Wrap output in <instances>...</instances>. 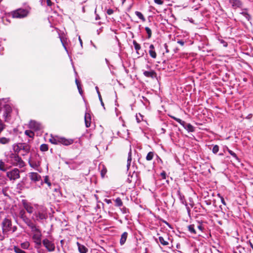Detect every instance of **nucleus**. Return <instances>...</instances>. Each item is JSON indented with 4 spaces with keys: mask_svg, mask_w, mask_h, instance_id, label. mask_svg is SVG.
I'll return each mask as SVG.
<instances>
[{
    "mask_svg": "<svg viewBox=\"0 0 253 253\" xmlns=\"http://www.w3.org/2000/svg\"><path fill=\"white\" fill-rule=\"evenodd\" d=\"M11 106L0 100V117H2L5 122H8L11 119Z\"/></svg>",
    "mask_w": 253,
    "mask_h": 253,
    "instance_id": "nucleus-1",
    "label": "nucleus"
},
{
    "mask_svg": "<svg viewBox=\"0 0 253 253\" xmlns=\"http://www.w3.org/2000/svg\"><path fill=\"white\" fill-rule=\"evenodd\" d=\"M1 228L3 234H5L10 231L14 232L17 230V227L16 226H12L11 220L7 218H5L2 220Z\"/></svg>",
    "mask_w": 253,
    "mask_h": 253,
    "instance_id": "nucleus-2",
    "label": "nucleus"
},
{
    "mask_svg": "<svg viewBox=\"0 0 253 253\" xmlns=\"http://www.w3.org/2000/svg\"><path fill=\"white\" fill-rule=\"evenodd\" d=\"M31 230L32 232H35L33 235L32 238L34 240V243H35V248L37 249H40L42 246L41 237L42 233L40 230L36 227H34V228H32Z\"/></svg>",
    "mask_w": 253,
    "mask_h": 253,
    "instance_id": "nucleus-3",
    "label": "nucleus"
},
{
    "mask_svg": "<svg viewBox=\"0 0 253 253\" xmlns=\"http://www.w3.org/2000/svg\"><path fill=\"white\" fill-rule=\"evenodd\" d=\"M28 11L23 8H18L10 12L12 18H23L26 17L28 14Z\"/></svg>",
    "mask_w": 253,
    "mask_h": 253,
    "instance_id": "nucleus-4",
    "label": "nucleus"
},
{
    "mask_svg": "<svg viewBox=\"0 0 253 253\" xmlns=\"http://www.w3.org/2000/svg\"><path fill=\"white\" fill-rule=\"evenodd\" d=\"M10 158L11 159L13 165L17 166L20 168H23L25 166V162L18 155L16 154H11Z\"/></svg>",
    "mask_w": 253,
    "mask_h": 253,
    "instance_id": "nucleus-5",
    "label": "nucleus"
},
{
    "mask_svg": "<svg viewBox=\"0 0 253 253\" xmlns=\"http://www.w3.org/2000/svg\"><path fill=\"white\" fill-rule=\"evenodd\" d=\"M6 176L10 180H15L20 178V171L17 168H14L12 170L7 171Z\"/></svg>",
    "mask_w": 253,
    "mask_h": 253,
    "instance_id": "nucleus-6",
    "label": "nucleus"
},
{
    "mask_svg": "<svg viewBox=\"0 0 253 253\" xmlns=\"http://www.w3.org/2000/svg\"><path fill=\"white\" fill-rule=\"evenodd\" d=\"M42 243L44 247L46 249L48 252H53L55 250V245L54 244L49 241L47 239H44L42 240Z\"/></svg>",
    "mask_w": 253,
    "mask_h": 253,
    "instance_id": "nucleus-7",
    "label": "nucleus"
},
{
    "mask_svg": "<svg viewBox=\"0 0 253 253\" xmlns=\"http://www.w3.org/2000/svg\"><path fill=\"white\" fill-rule=\"evenodd\" d=\"M29 127L35 131H38L42 128L41 124L35 120H31L29 123Z\"/></svg>",
    "mask_w": 253,
    "mask_h": 253,
    "instance_id": "nucleus-8",
    "label": "nucleus"
},
{
    "mask_svg": "<svg viewBox=\"0 0 253 253\" xmlns=\"http://www.w3.org/2000/svg\"><path fill=\"white\" fill-rule=\"evenodd\" d=\"M30 146L26 143H19L17 145V151L23 150L25 154H23L22 155L24 156L30 152Z\"/></svg>",
    "mask_w": 253,
    "mask_h": 253,
    "instance_id": "nucleus-9",
    "label": "nucleus"
},
{
    "mask_svg": "<svg viewBox=\"0 0 253 253\" xmlns=\"http://www.w3.org/2000/svg\"><path fill=\"white\" fill-rule=\"evenodd\" d=\"M34 215L36 216L35 219L33 218L35 221H41L47 218V214L42 211L35 212Z\"/></svg>",
    "mask_w": 253,
    "mask_h": 253,
    "instance_id": "nucleus-10",
    "label": "nucleus"
},
{
    "mask_svg": "<svg viewBox=\"0 0 253 253\" xmlns=\"http://www.w3.org/2000/svg\"><path fill=\"white\" fill-rule=\"evenodd\" d=\"M229 3L231 5L232 8L234 9L241 8L243 5L241 0H229Z\"/></svg>",
    "mask_w": 253,
    "mask_h": 253,
    "instance_id": "nucleus-11",
    "label": "nucleus"
},
{
    "mask_svg": "<svg viewBox=\"0 0 253 253\" xmlns=\"http://www.w3.org/2000/svg\"><path fill=\"white\" fill-rule=\"evenodd\" d=\"M30 179L35 182L40 181L41 179V176L37 172H30L29 173Z\"/></svg>",
    "mask_w": 253,
    "mask_h": 253,
    "instance_id": "nucleus-12",
    "label": "nucleus"
},
{
    "mask_svg": "<svg viewBox=\"0 0 253 253\" xmlns=\"http://www.w3.org/2000/svg\"><path fill=\"white\" fill-rule=\"evenodd\" d=\"M22 220L25 223V224L31 229L34 228L36 225L32 222L31 219L28 217L26 215L21 218Z\"/></svg>",
    "mask_w": 253,
    "mask_h": 253,
    "instance_id": "nucleus-13",
    "label": "nucleus"
},
{
    "mask_svg": "<svg viewBox=\"0 0 253 253\" xmlns=\"http://www.w3.org/2000/svg\"><path fill=\"white\" fill-rule=\"evenodd\" d=\"M73 142L74 140L72 139H66L64 137H60L59 138L60 144H63L65 146L71 145Z\"/></svg>",
    "mask_w": 253,
    "mask_h": 253,
    "instance_id": "nucleus-14",
    "label": "nucleus"
},
{
    "mask_svg": "<svg viewBox=\"0 0 253 253\" xmlns=\"http://www.w3.org/2000/svg\"><path fill=\"white\" fill-rule=\"evenodd\" d=\"M143 75L147 78H154L157 76V74L154 70H150L149 71H145L143 72Z\"/></svg>",
    "mask_w": 253,
    "mask_h": 253,
    "instance_id": "nucleus-15",
    "label": "nucleus"
},
{
    "mask_svg": "<svg viewBox=\"0 0 253 253\" xmlns=\"http://www.w3.org/2000/svg\"><path fill=\"white\" fill-rule=\"evenodd\" d=\"M170 239L168 237V236H165V237L160 236L159 237V240L160 243L163 246H168L169 243L168 241Z\"/></svg>",
    "mask_w": 253,
    "mask_h": 253,
    "instance_id": "nucleus-16",
    "label": "nucleus"
},
{
    "mask_svg": "<svg viewBox=\"0 0 253 253\" xmlns=\"http://www.w3.org/2000/svg\"><path fill=\"white\" fill-rule=\"evenodd\" d=\"M23 207L29 213L31 214L33 212L34 208L30 204L24 202L23 203Z\"/></svg>",
    "mask_w": 253,
    "mask_h": 253,
    "instance_id": "nucleus-17",
    "label": "nucleus"
},
{
    "mask_svg": "<svg viewBox=\"0 0 253 253\" xmlns=\"http://www.w3.org/2000/svg\"><path fill=\"white\" fill-rule=\"evenodd\" d=\"M149 53L150 56L153 58H156L157 57V53L154 49V46L151 44L149 46Z\"/></svg>",
    "mask_w": 253,
    "mask_h": 253,
    "instance_id": "nucleus-18",
    "label": "nucleus"
},
{
    "mask_svg": "<svg viewBox=\"0 0 253 253\" xmlns=\"http://www.w3.org/2000/svg\"><path fill=\"white\" fill-rule=\"evenodd\" d=\"M28 162L30 167L33 168H37L40 166V161L36 162L32 160L31 158L29 159Z\"/></svg>",
    "mask_w": 253,
    "mask_h": 253,
    "instance_id": "nucleus-19",
    "label": "nucleus"
},
{
    "mask_svg": "<svg viewBox=\"0 0 253 253\" xmlns=\"http://www.w3.org/2000/svg\"><path fill=\"white\" fill-rule=\"evenodd\" d=\"M77 244L80 253H86L87 252L88 249L84 245H81L79 242H77Z\"/></svg>",
    "mask_w": 253,
    "mask_h": 253,
    "instance_id": "nucleus-20",
    "label": "nucleus"
},
{
    "mask_svg": "<svg viewBox=\"0 0 253 253\" xmlns=\"http://www.w3.org/2000/svg\"><path fill=\"white\" fill-rule=\"evenodd\" d=\"M85 124L86 127L90 126L91 118L89 114L85 113L84 116Z\"/></svg>",
    "mask_w": 253,
    "mask_h": 253,
    "instance_id": "nucleus-21",
    "label": "nucleus"
},
{
    "mask_svg": "<svg viewBox=\"0 0 253 253\" xmlns=\"http://www.w3.org/2000/svg\"><path fill=\"white\" fill-rule=\"evenodd\" d=\"M128 234L126 232H124L121 235V238L120 239V243L121 245H123L127 238Z\"/></svg>",
    "mask_w": 253,
    "mask_h": 253,
    "instance_id": "nucleus-22",
    "label": "nucleus"
},
{
    "mask_svg": "<svg viewBox=\"0 0 253 253\" xmlns=\"http://www.w3.org/2000/svg\"><path fill=\"white\" fill-rule=\"evenodd\" d=\"M132 161V156H131V148L129 149V151L128 154V157L127 160V168L128 169L130 166L131 162Z\"/></svg>",
    "mask_w": 253,
    "mask_h": 253,
    "instance_id": "nucleus-23",
    "label": "nucleus"
},
{
    "mask_svg": "<svg viewBox=\"0 0 253 253\" xmlns=\"http://www.w3.org/2000/svg\"><path fill=\"white\" fill-rule=\"evenodd\" d=\"M59 138L60 137H51V138L49 139V141L53 144L58 145L60 144Z\"/></svg>",
    "mask_w": 253,
    "mask_h": 253,
    "instance_id": "nucleus-24",
    "label": "nucleus"
},
{
    "mask_svg": "<svg viewBox=\"0 0 253 253\" xmlns=\"http://www.w3.org/2000/svg\"><path fill=\"white\" fill-rule=\"evenodd\" d=\"M8 168L7 165H5L2 160H0V170L5 171Z\"/></svg>",
    "mask_w": 253,
    "mask_h": 253,
    "instance_id": "nucleus-25",
    "label": "nucleus"
},
{
    "mask_svg": "<svg viewBox=\"0 0 253 253\" xmlns=\"http://www.w3.org/2000/svg\"><path fill=\"white\" fill-rule=\"evenodd\" d=\"M10 141V139L4 137L0 138V143L2 144H8Z\"/></svg>",
    "mask_w": 253,
    "mask_h": 253,
    "instance_id": "nucleus-26",
    "label": "nucleus"
},
{
    "mask_svg": "<svg viewBox=\"0 0 253 253\" xmlns=\"http://www.w3.org/2000/svg\"><path fill=\"white\" fill-rule=\"evenodd\" d=\"M189 132H193L195 131L194 127L190 124H186L184 126Z\"/></svg>",
    "mask_w": 253,
    "mask_h": 253,
    "instance_id": "nucleus-27",
    "label": "nucleus"
},
{
    "mask_svg": "<svg viewBox=\"0 0 253 253\" xmlns=\"http://www.w3.org/2000/svg\"><path fill=\"white\" fill-rule=\"evenodd\" d=\"M188 231L193 234H196L197 232L196 231V230L195 229V226L194 224L190 225L188 226Z\"/></svg>",
    "mask_w": 253,
    "mask_h": 253,
    "instance_id": "nucleus-28",
    "label": "nucleus"
},
{
    "mask_svg": "<svg viewBox=\"0 0 253 253\" xmlns=\"http://www.w3.org/2000/svg\"><path fill=\"white\" fill-rule=\"evenodd\" d=\"M154 156V152H149L147 154V155L146 157V159L147 161H151L153 159Z\"/></svg>",
    "mask_w": 253,
    "mask_h": 253,
    "instance_id": "nucleus-29",
    "label": "nucleus"
},
{
    "mask_svg": "<svg viewBox=\"0 0 253 253\" xmlns=\"http://www.w3.org/2000/svg\"><path fill=\"white\" fill-rule=\"evenodd\" d=\"M25 134L29 137L33 138L35 136L34 132L31 130H26L25 131Z\"/></svg>",
    "mask_w": 253,
    "mask_h": 253,
    "instance_id": "nucleus-30",
    "label": "nucleus"
},
{
    "mask_svg": "<svg viewBox=\"0 0 253 253\" xmlns=\"http://www.w3.org/2000/svg\"><path fill=\"white\" fill-rule=\"evenodd\" d=\"M48 149V146L46 144H42L40 146V150L42 152L47 151Z\"/></svg>",
    "mask_w": 253,
    "mask_h": 253,
    "instance_id": "nucleus-31",
    "label": "nucleus"
},
{
    "mask_svg": "<svg viewBox=\"0 0 253 253\" xmlns=\"http://www.w3.org/2000/svg\"><path fill=\"white\" fill-rule=\"evenodd\" d=\"M115 202L116 203V204H115L116 206L121 207L122 206H123V202L120 198H119V197L117 198L115 200Z\"/></svg>",
    "mask_w": 253,
    "mask_h": 253,
    "instance_id": "nucleus-32",
    "label": "nucleus"
},
{
    "mask_svg": "<svg viewBox=\"0 0 253 253\" xmlns=\"http://www.w3.org/2000/svg\"><path fill=\"white\" fill-rule=\"evenodd\" d=\"M133 44L134 45V48L136 50L137 53H138V51L141 48L140 45L139 43H138L135 41H133Z\"/></svg>",
    "mask_w": 253,
    "mask_h": 253,
    "instance_id": "nucleus-33",
    "label": "nucleus"
},
{
    "mask_svg": "<svg viewBox=\"0 0 253 253\" xmlns=\"http://www.w3.org/2000/svg\"><path fill=\"white\" fill-rule=\"evenodd\" d=\"M21 247L23 249H27L30 246V243L28 241H26L21 244Z\"/></svg>",
    "mask_w": 253,
    "mask_h": 253,
    "instance_id": "nucleus-34",
    "label": "nucleus"
},
{
    "mask_svg": "<svg viewBox=\"0 0 253 253\" xmlns=\"http://www.w3.org/2000/svg\"><path fill=\"white\" fill-rule=\"evenodd\" d=\"M135 13L136 15L139 19H141L143 21H144L145 20V18L141 12H140L139 11H135Z\"/></svg>",
    "mask_w": 253,
    "mask_h": 253,
    "instance_id": "nucleus-35",
    "label": "nucleus"
},
{
    "mask_svg": "<svg viewBox=\"0 0 253 253\" xmlns=\"http://www.w3.org/2000/svg\"><path fill=\"white\" fill-rule=\"evenodd\" d=\"M145 29L147 34V38L150 39L152 36V31L151 29L148 27H146Z\"/></svg>",
    "mask_w": 253,
    "mask_h": 253,
    "instance_id": "nucleus-36",
    "label": "nucleus"
},
{
    "mask_svg": "<svg viewBox=\"0 0 253 253\" xmlns=\"http://www.w3.org/2000/svg\"><path fill=\"white\" fill-rule=\"evenodd\" d=\"M13 250L16 253H26L25 251L22 250L20 248L17 246H14Z\"/></svg>",
    "mask_w": 253,
    "mask_h": 253,
    "instance_id": "nucleus-37",
    "label": "nucleus"
},
{
    "mask_svg": "<svg viewBox=\"0 0 253 253\" xmlns=\"http://www.w3.org/2000/svg\"><path fill=\"white\" fill-rule=\"evenodd\" d=\"M96 89L97 90V94H98V97H99V100L101 102V105L104 107V104L103 102V100H102V97H101V94L98 90V87H96Z\"/></svg>",
    "mask_w": 253,
    "mask_h": 253,
    "instance_id": "nucleus-38",
    "label": "nucleus"
},
{
    "mask_svg": "<svg viewBox=\"0 0 253 253\" xmlns=\"http://www.w3.org/2000/svg\"><path fill=\"white\" fill-rule=\"evenodd\" d=\"M240 14L243 15L248 21L251 19L250 15L245 11L242 12Z\"/></svg>",
    "mask_w": 253,
    "mask_h": 253,
    "instance_id": "nucleus-39",
    "label": "nucleus"
},
{
    "mask_svg": "<svg viewBox=\"0 0 253 253\" xmlns=\"http://www.w3.org/2000/svg\"><path fill=\"white\" fill-rule=\"evenodd\" d=\"M44 182L46 183L49 187H50L51 185V182H50L49 180V177L48 176H45L44 178Z\"/></svg>",
    "mask_w": 253,
    "mask_h": 253,
    "instance_id": "nucleus-40",
    "label": "nucleus"
},
{
    "mask_svg": "<svg viewBox=\"0 0 253 253\" xmlns=\"http://www.w3.org/2000/svg\"><path fill=\"white\" fill-rule=\"evenodd\" d=\"M219 151V146L217 145L213 146L212 151L214 154H216Z\"/></svg>",
    "mask_w": 253,
    "mask_h": 253,
    "instance_id": "nucleus-41",
    "label": "nucleus"
},
{
    "mask_svg": "<svg viewBox=\"0 0 253 253\" xmlns=\"http://www.w3.org/2000/svg\"><path fill=\"white\" fill-rule=\"evenodd\" d=\"M107 171V169L106 168H103L101 170V175L102 177H104L106 174Z\"/></svg>",
    "mask_w": 253,
    "mask_h": 253,
    "instance_id": "nucleus-42",
    "label": "nucleus"
},
{
    "mask_svg": "<svg viewBox=\"0 0 253 253\" xmlns=\"http://www.w3.org/2000/svg\"><path fill=\"white\" fill-rule=\"evenodd\" d=\"M25 215H26L25 211L24 210H20L19 211V217L20 218L23 217Z\"/></svg>",
    "mask_w": 253,
    "mask_h": 253,
    "instance_id": "nucleus-43",
    "label": "nucleus"
},
{
    "mask_svg": "<svg viewBox=\"0 0 253 253\" xmlns=\"http://www.w3.org/2000/svg\"><path fill=\"white\" fill-rule=\"evenodd\" d=\"M176 121L177 122H178V123H179L181 125H182L183 126H184L185 125H186L185 122L181 120V119H180L179 118L176 119Z\"/></svg>",
    "mask_w": 253,
    "mask_h": 253,
    "instance_id": "nucleus-44",
    "label": "nucleus"
},
{
    "mask_svg": "<svg viewBox=\"0 0 253 253\" xmlns=\"http://www.w3.org/2000/svg\"><path fill=\"white\" fill-rule=\"evenodd\" d=\"M228 152L233 157H234L235 158H236L237 159H238V157H237V155L234 152H233L232 150L228 149Z\"/></svg>",
    "mask_w": 253,
    "mask_h": 253,
    "instance_id": "nucleus-45",
    "label": "nucleus"
},
{
    "mask_svg": "<svg viewBox=\"0 0 253 253\" xmlns=\"http://www.w3.org/2000/svg\"><path fill=\"white\" fill-rule=\"evenodd\" d=\"M161 176H162V178L163 179H166L167 174H166V172H165V171H163L161 173Z\"/></svg>",
    "mask_w": 253,
    "mask_h": 253,
    "instance_id": "nucleus-46",
    "label": "nucleus"
},
{
    "mask_svg": "<svg viewBox=\"0 0 253 253\" xmlns=\"http://www.w3.org/2000/svg\"><path fill=\"white\" fill-rule=\"evenodd\" d=\"M154 2L159 5H162L164 3V1L162 0H154Z\"/></svg>",
    "mask_w": 253,
    "mask_h": 253,
    "instance_id": "nucleus-47",
    "label": "nucleus"
},
{
    "mask_svg": "<svg viewBox=\"0 0 253 253\" xmlns=\"http://www.w3.org/2000/svg\"><path fill=\"white\" fill-rule=\"evenodd\" d=\"M114 12V10L112 9H108L107 10V13L108 14V15H111Z\"/></svg>",
    "mask_w": 253,
    "mask_h": 253,
    "instance_id": "nucleus-48",
    "label": "nucleus"
},
{
    "mask_svg": "<svg viewBox=\"0 0 253 253\" xmlns=\"http://www.w3.org/2000/svg\"><path fill=\"white\" fill-rule=\"evenodd\" d=\"M218 196L219 197H220V198H221V201L222 203L223 204H224V205H226V203H225V201H224V198H223V197L221 196H220V195L219 194H218Z\"/></svg>",
    "mask_w": 253,
    "mask_h": 253,
    "instance_id": "nucleus-49",
    "label": "nucleus"
},
{
    "mask_svg": "<svg viewBox=\"0 0 253 253\" xmlns=\"http://www.w3.org/2000/svg\"><path fill=\"white\" fill-rule=\"evenodd\" d=\"M46 3L48 6H51L53 4L51 0H46Z\"/></svg>",
    "mask_w": 253,
    "mask_h": 253,
    "instance_id": "nucleus-50",
    "label": "nucleus"
},
{
    "mask_svg": "<svg viewBox=\"0 0 253 253\" xmlns=\"http://www.w3.org/2000/svg\"><path fill=\"white\" fill-rule=\"evenodd\" d=\"M177 43L178 44H179L180 45L183 46L185 42L184 41H183L182 40H179V41H177Z\"/></svg>",
    "mask_w": 253,
    "mask_h": 253,
    "instance_id": "nucleus-51",
    "label": "nucleus"
},
{
    "mask_svg": "<svg viewBox=\"0 0 253 253\" xmlns=\"http://www.w3.org/2000/svg\"><path fill=\"white\" fill-rule=\"evenodd\" d=\"M75 82H76V84L77 85V87L78 88L79 87H81V85L80 82L78 81V80L76 79V81H75Z\"/></svg>",
    "mask_w": 253,
    "mask_h": 253,
    "instance_id": "nucleus-52",
    "label": "nucleus"
},
{
    "mask_svg": "<svg viewBox=\"0 0 253 253\" xmlns=\"http://www.w3.org/2000/svg\"><path fill=\"white\" fill-rule=\"evenodd\" d=\"M75 82H76V84L77 85V87L78 88L79 87H81V85L80 82L78 81V80L76 79V81H75Z\"/></svg>",
    "mask_w": 253,
    "mask_h": 253,
    "instance_id": "nucleus-53",
    "label": "nucleus"
},
{
    "mask_svg": "<svg viewBox=\"0 0 253 253\" xmlns=\"http://www.w3.org/2000/svg\"><path fill=\"white\" fill-rule=\"evenodd\" d=\"M197 228L201 231H202L204 229V228L203 227V226L202 225H199L198 226H197Z\"/></svg>",
    "mask_w": 253,
    "mask_h": 253,
    "instance_id": "nucleus-54",
    "label": "nucleus"
},
{
    "mask_svg": "<svg viewBox=\"0 0 253 253\" xmlns=\"http://www.w3.org/2000/svg\"><path fill=\"white\" fill-rule=\"evenodd\" d=\"M4 234H2L0 233V241H2L4 239L5 237H4Z\"/></svg>",
    "mask_w": 253,
    "mask_h": 253,
    "instance_id": "nucleus-55",
    "label": "nucleus"
},
{
    "mask_svg": "<svg viewBox=\"0 0 253 253\" xmlns=\"http://www.w3.org/2000/svg\"><path fill=\"white\" fill-rule=\"evenodd\" d=\"M78 90H79V92L80 93V94L82 95L83 94V91L82 89V87H79L78 88Z\"/></svg>",
    "mask_w": 253,
    "mask_h": 253,
    "instance_id": "nucleus-56",
    "label": "nucleus"
},
{
    "mask_svg": "<svg viewBox=\"0 0 253 253\" xmlns=\"http://www.w3.org/2000/svg\"><path fill=\"white\" fill-rule=\"evenodd\" d=\"M37 250H38V253H44V250L42 249H41V248H40V249H37Z\"/></svg>",
    "mask_w": 253,
    "mask_h": 253,
    "instance_id": "nucleus-57",
    "label": "nucleus"
},
{
    "mask_svg": "<svg viewBox=\"0 0 253 253\" xmlns=\"http://www.w3.org/2000/svg\"><path fill=\"white\" fill-rule=\"evenodd\" d=\"M105 202L107 203V204H110L111 203V200H108V199H105Z\"/></svg>",
    "mask_w": 253,
    "mask_h": 253,
    "instance_id": "nucleus-58",
    "label": "nucleus"
},
{
    "mask_svg": "<svg viewBox=\"0 0 253 253\" xmlns=\"http://www.w3.org/2000/svg\"><path fill=\"white\" fill-rule=\"evenodd\" d=\"M127 181L129 183H130L131 182V179H129V178H128Z\"/></svg>",
    "mask_w": 253,
    "mask_h": 253,
    "instance_id": "nucleus-59",
    "label": "nucleus"
},
{
    "mask_svg": "<svg viewBox=\"0 0 253 253\" xmlns=\"http://www.w3.org/2000/svg\"><path fill=\"white\" fill-rule=\"evenodd\" d=\"M224 46H227V43L226 42H224Z\"/></svg>",
    "mask_w": 253,
    "mask_h": 253,
    "instance_id": "nucleus-60",
    "label": "nucleus"
},
{
    "mask_svg": "<svg viewBox=\"0 0 253 253\" xmlns=\"http://www.w3.org/2000/svg\"><path fill=\"white\" fill-rule=\"evenodd\" d=\"M172 118L176 121V119H177V118H175L174 117H173Z\"/></svg>",
    "mask_w": 253,
    "mask_h": 253,
    "instance_id": "nucleus-61",
    "label": "nucleus"
},
{
    "mask_svg": "<svg viewBox=\"0 0 253 253\" xmlns=\"http://www.w3.org/2000/svg\"><path fill=\"white\" fill-rule=\"evenodd\" d=\"M54 191H58V189H56V188H55V189H54Z\"/></svg>",
    "mask_w": 253,
    "mask_h": 253,
    "instance_id": "nucleus-62",
    "label": "nucleus"
},
{
    "mask_svg": "<svg viewBox=\"0 0 253 253\" xmlns=\"http://www.w3.org/2000/svg\"><path fill=\"white\" fill-rule=\"evenodd\" d=\"M234 253H237L236 252H234Z\"/></svg>",
    "mask_w": 253,
    "mask_h": 253,
    "instance_id": "nucleus-63",
    "label": "nucleus"
}]
</instances>
